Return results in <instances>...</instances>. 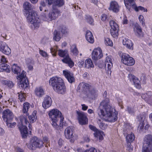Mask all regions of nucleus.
<instances>
[{"mask_svg": "<svg viewBox=\"0 0 152 152\" xmlns=\"http://www.w3.org/2000/svg\"><path fill=\"white\" fill-rule=\"evenodd\" d=\"M113 108L110 105V100L106 98L101 102L97 112L98 114L102 116L106 121L114 122L117 119V114L113 112Z\"/></svg>", "mask_w": 152, "mask_h": 152, "instance_id": "obj_1", "label": "nucleus"}, {"mask_svg": "<svg viewBox=\"0 0 152 152\" xmlns=\"http://www.w3.org/2000/svg\"><path fill=\"white\" fill-rule=\"evenodd\" d=\"M48 115L51 118L53 126L57 130L63 126L64 118L61 112L57 109H53L49 112Z\"/></svg>", "mask_w": 152, "mask_h": 152, "instance_id": "obj_2", "label": "nucleus"}, {"mask_svg": "<svg viewBox=\"0 0 152 152\" xmlns=\"http://www.w3.org/2000/svg\"><path fill=\"white\" fill-rule=\"evenodd\" d=\"M49 83L54 91L58 93L63 94L66 91V88L63 80L56 77H53L49 80Z\"/></svg>", "mask_w": 152, "mask_h": 152, "instance_id": "obj_3", "label": "nucleus"}, {"mask_svg": "<svg viewBox=\"0 0 152 152\" xmlns=\"http://www.w3.org/2000/svg\"><path fill=\"white\" fill-rule=\"evenodd\" d=\"M12 70L14 73L18 75L17 78L20 80L19 87L22 88L28 87L29 83L25 75H24L26 72L23 70L21 73L20 74L21 70V68L15 64H14L12 66Z\"/></svg>", "mask_w": 152, "mask_h": 152, "instance_id": "obj_4", "label": "nucleus"}, {"mask_svg": "<svg viewBox=\"0 0 152 152\" xmlns=\"http://www.w3.org/2000/svg\"><path fill=\"white\" fill-rule=\"evenodd\" d=\"M20 119L21 124L18 125V128L20 132L22 137L23 138H26L28 135V132L27 127L25 125L29 124L28 126L30 129L31 128L30 125L26 118L24 116H21L20 117Z\"/></svg>", "mask_w": 152, "mask_h": 152, "instance_id": "obj_5", "label": "nucleus"}, {"mask_svg": "<svg viewBox=\"0 0 152 152\" xmlns=\"http://www.w3.org/2000/svg\"><path fill=\"white\" fill-rule=\"evenodd\" d=\"M77 90L84 92L87 96L90 94H93L95 93V90L89 84L83 82L80 83L77 87Z\"/></svg>", "mask_w": 152, "mask_h": 152, "instance_id": "obj_6", "label": "nucleus"}, {"mask_svg": "<svg viewBox=\"0 0 152 152\" xmlns=\"http://www.w3.org/2000/svg\"><path fill=\"white\" fill-rule=\"evenodd\" d=\"M37 14L33 11L29 12L27 17V20L28 22L33 24L35 28H39L40 24V20L37 17H36Z\"/></svg>", "mask_w": 152, "mask_h": 152, "instance_id": "obj_7", "label": "nucleus"}, {"mask_svg": "<svg viewBox=\"0 0 152 152\" xmlns=\"http://www.w3.org/2000/svg\"><path fill=\"white\" fill-rule=\"evenodd\" d=\"M142 152H152V135H146L144 138Z\"/></svg>", "mask_w": 152, "mask_h": 152, "instance_id": "obj_8", "label": "nucleus"}, {"mask_svg": "<svg viewBox=\"0 0 152 152\" xmlns=\"http://www.w3.org/2000/svg\"><path fill=\"white\" fill-rule=\"evenodd\" d=\"M60 12L56 8V6H53L51 12L48 15L44 14L42 17V19L45 21H52L55 20L58 16Z\"/></svg>", "mask_w": 152, "mask_h": 152, "instance_id": "obj_9", "label": "nucleus"}, {"mask_svg": "<svg viewBox=\"0 0 152 152\" xmlns=\"http://www.w3.org/2000/svg\"><path fill=\"white\" fill-rule=\"evenodd\" d=\"M130 1H131L128 3L127 5V4L125 5L127 9L130 12L132 11V9H134L136 12H138L140 10L144 12L147 11V10L146 9H145L142 7L140 6L137 7L134 0H131Z\"/></svg>", "mask_w": 152, "mask_h": 152, "instance_id": "obj_10", "label": "nucleus"}, {"mask_svg": "<svg viewBox=\"0 0 152 152\" xmlns=\"http://www.w3.org/2000/svg\"><path fill=\"white\" fill-rule=\"evenodd\" d=\"M44 142L41 140L35 137L31 141V144L28 148L31 149L35 150L37 148H40L43 146Z\"/></svg>", "mask_w": 152, "mask_h": 152, "instance_id": "obj_11", "label": "nucleus"}, {"mask_svg": "<svg viewBox=\"0 0 152 152\" xmlns=\"http://www.w3.org/2000/svg\"><path fill=\"white\" fill-rule=\"evenodd\" d=\"M110 24L111 28L110 30L111 35L113 37H117L118 35L119 30V27L118 24L112 20H110Z\"/></svg>", "mask_w": 152, "mask_h": 152, "instance_id": "obj_12", "label": "nucleus"}, {"mask_svg": "<svg viewBox=\"0 0 152 152\" xmlns=\"http://www.w3.org/2000/svg\"><path fill=\"white\" fill-rule=\"evenodd\" d=\"M2 118L8 124L11 122L13 118V115L12 112L9 109H7L4 110L2 113Z\"/></svg>", "mask_w": 152, "mask_h": 152, "instance_id": "obj_13", "label": "nucleus"}, {"mask_svg": "<svg viewBox=\"0 0 152 152\" xmlns=\"http://www.w3.org/2000/svg\"><path fill=\"white\" fill-rule=\"evenodd\" d=\"M103 56L102 50L100 48L94 49L92 52V58L94 62H96Z\"/></svg>", "mask_w": 152, "mask_h": 152, "instance_id": "obj_14", "label": "nucleus"}, {"mask_svg": "<svg viewBox=\"0 0 152 152\" xmlns=\"http://www.w3.org/2000/svg\"><path fill=\"white\" fill-rule=\"evenodd\" d=\"M78 115V119L80 124H86L88 122V119L86 114L82 112L77 111Z\"/></svg>", "mask_w": 152, "mask_h": 152, "instance_id": "obj_15", "label": "nucleus"}, {"mask_svg": "<svg viewBox=\"0 0 152 152\" xmlns=\"http://www.w3.org/2000/svg\"><path fill=\"white\" fill-rule=\"evenodd\" d=\"M120 7L118 3L115 1H111L110 3V6L108 9L115 13L118 12L120 10Z\"/></svg>", "mask_w": 152, "mask_h": 152, "instance_id": "obj_16", "label": "nucleus"}, {"mask_svg": "<svg viewBox=\"0 0 152 152\" xmlns=\"http://www.w3.org/2000/svg\"><path fill=\"white\" fill-rule=\"evenodd\" d=\"M133 29L135 35L137 37H143L144 34L142 31V28L138 23H136L134 25Z\"/></svg>", "mask_w": 152, "mask_h": 152, "instance_id": "obj_17", "label": "nucleus"}, {"mask_svg": "<svg viewBox=\"0 0 152 152\" xmlns=\"http://www.w3.org/2000/svg\"><path fill=\"white\" fill-rule=\"evenodd\" d=\"M52 102L51 98L49 96H46L42 103V107L45 109L48 108L51 106Z\"/></svg>", "mask_w": 152, "mask_h": 152, "instance_id": "obj_18", "label": "nucleus"}, {"mask_svg": "<svg viewBox=\"0 0 152 152\" xmlns=\"http://www.w3.org/2000/svg\"><path fill=\"white\" fill-rule=\"evenodd\" d=\"M112 60V58L108 56L106 58L105 63V69L108 73H109V71L111 72V69L113 66Z\"/></svg>", "mask_w": 152, "mask_h": 152, "instance_id": "obj_19", "label": "nucleus"}, {"mask_svg": "<svg viewBox=\"0 0 152 152\" xmlns=\"http://www.w3.org/2000/svg\"><path fill=\"white\" fill-rule=\"evenodd\" d=\"M131 81H132L135 87L138 88H140V81L137 77L132 74H129L128 77Z\"/></svg>", "mask_w": 152, "mask_h": 152, "instance_id": "obj_20", "label": "nucleus"}, {"mask_svg": "<svg viewBox=\"0 0 152 152\" xmlns=\"http://www.w3.org/2000/svg\"><path fill=\"white\" fill-rule=\"evenodd\" d=\"M73 127H68L64 131V134L66 138L67 139H70L73 137Z\"/></svg>", "mask_w": 152, "mask_h": 152, "instance_id": "obj_21", "label": "nucleus"}, {"mask_svg": "<svg viewBox=\"0 0 152 152\" xmlns=\"http://www.w3.org/2000/svg\"><path fill=\"white\" fill-rule=\"evenodd\" d=\"M63 74L68 81L70 83L75 82V79L73 74L70 72L63 71Z\"/></svg>", "mask_w": 152, "mask_h": 152, "instance_id": "obj_22", "label": "nucleus"}, {"mask_svg": "<svg viewBox=\"0 0 152 152\" xmlns=\"http://www.w3.org/2000/svg\"><path fill=\"white\" fill-rule=\"evenodd\" d=\"M62 61L63 63L67 64L70 68H72L74 66V63L69 56L64 58Z\"/></svg>", "mask_w": 152, "mask_h": 152, "instance_id": "obj_23", "label": "nucleus"}, {"mask_svg": "<svg viewBox=\"0 0 152 152\" xmlns=\"http://www.w3.org/2000/svg\"><path fill=\"white\" fill-rule=\"evenodd\" d=\"M86 39L88 42L93 43L94 42V37L92 33L89 31H87L86 35Z\"/></svg>", "mask_w": 152, "mask_h": 152, "instance_id": "obj_24", "label": "nucleus"}, {"mask_svg": "<svg viewBox=\"0 0 152 152\" xmlns=\"http://www.w3.org/2000/svg\"><path fill=\"white\" fill-rule=\"evenodd\" d=\"M48 4L51 5L54 3L56 5L61 7L64 4L63 0H47Z\"/></svg>", "mask_w": 152, "mask_h": 152, "instance_id": "obj_25", "label": "nucleus"}, {"mask_svg": "<svg viewBox=\"0 0 152 152\" xmlns=\"http://www.w3.org/2000/svg\"><path fill=\"white\" fill-rule=\"evenodd\" d=\"M123 44L127 48L129 49H132L133 44L131 41L127 38H125L123 39Z\"/></svg>", "mask_w": 152, "mask_h": 152, "instance_id": "obj_26", "label": "nucleus"}, {"mask_svg": "<svg viewBox=\"0 0 152 152\" xmlns=\"http://www.w3.org/2000/svg\"><path fill=\"white\" fill-rule=\"evenodd\" d=\"M10 66L5 63H1L0 65V72L5 71L7 72H10Z\"/></svg>", "mask_w": 152, "mask_h": 152, "instance_id": "obj_27", "label": "nucleus"}, {"mask_svg": "<svg viewBox=\"0 0 152 152\" xmlns=\"http://www.w3.org/2000/svg\"><path fill=\"white\" fill-rule=\"evenodd\" d=\"M70 50L73 55L75 56L78 55L79 51L75 44H73L70 45Z\"/></svg>", "mask_w": 152, "mask_h": 152, "instance_id": "obj_28", "label": "nucleus"}, {"mask_svg": "<svg viewBox=\"0 0 152 152\" xmlns=\"http://www.w3.org/2000/svg\"><path fill=\"white\" fill-rule=\"evenodd\" d=\"M58 55L61 57H66L69 56L68 53V51L67 50L65 49L64 50H58Z\"/></svg>", "mask_w": 152, "mask_h": 152, "instance_id": "obj_29", "label": "nucleus"}, {"mask_svg": "<svg viewBox=\"0 0 152 152\" xmlns=\"http://www.w3.org/2000/svg\"><path fill=\"white\" fill-rule=\"evenodd\" d=\"M36 95L38 97H42L44 94L43 89L41 87L36 88L35 89Z\"/></svg>", "mask_w": 152, "mask_h": 152, "instance_id": "obj_30", "label": "nucleus"}, {"mask_svg": "<svg viewBox=\"0 0 152 152\" xmlns=\"http://www.w3.org/2000/svg\"><path fill=\"white\" fill-rule=\"evenodd\" d=\"M104 134V132L102 131H96L94 133V136L99 139L100 141H101L103 139V135Z\"/></svg>", "mask_w": 152, "mask_h": 152, "instance_id": "obj_31", "label": "nucleus"}, {"mask_svg": "<svg viewBox=\"0 0 152 152\" xmlns=\"http://www.w3.org/2000/svg\"><path fill=\"white\" fill-rule=\"evenodd\" d=\"M94 67V65L93 64L92 61L91 59H88L85 61V67L86 68H93Z\"/></svg>", "mask_w": 152, "mask_h": 152, "instance_id": "obj_32", "label": "nucleus"}, {"mask_svg": "<svg viewBox=\"0 0 152 152\" xmlns=\"http://www.w3.org/2000/svg\"><path fill=\"white\" fill-rule=\"evenodd\" d=\"M53 39L56 41H59L60 40L61 37L59 32L56 30L54 31Z\"/></svg>", "mask_w": 152, "mask_h": 152, "instance_id": "obj_33", "label": "nucleus"}, {"mask_svg": "<svg viewBox=\"0 0 152 152\" xmlns=\"http://www.w3.org/2000/svg\"><path fill=\"white\" fill-rule=\"evenodd\" d=\"M23 8L24 10L27 11L28 12L31 10L32 8L31 4L28 2H24L23 5Z\"/></svg>", "mask_w": 152, "mask_h": 152, "instance_id": "obj_34", "label": "nucleus"}, {"mask_svg": "<svg viewBox=\"0 0 152 152\" xmlns=\"http://www.w3.org/2000/svg\"><path fill=\"white\" fill-rule=\"evenodd\" d=\"M134 59L132 57L129 56L127 62L125 61V64L127 66H132L134 64Z\"/></svg>", "mask_w": 152, "mask_h": 152, "instance_id": "obj_35", "label": "nucleus"}, {"mask_svg": "<svg viewBox=\"0 0 152 152\" xmlns=\"http://www.w3.org/2000/svg\"><path fill=\"white\" fill-rule=\"evenodd\" d=\"M126 140L127 142H132L134 140V134L131 133L130 134H128L126 137Z\"/></svg>", "mask_w": 152, "mask_h": 152, "instance_id": "obj_36", "label": "nucleus"}, {"mask_svg": "<svg viewBox=\"0 0 152 152\" xmlns=\"http://www.w3.org/2000/svg\"><path fill=\"white\" fill-rule=\"evenodd\" d=\"M1 52L6 55H8L11 53V50L7 45L5 47Z\"/></svg>", "mask_w": 152, "mask_h": 152, "instance_id": "obj_37", "label": "nucleus"}, {"mask_svg": "<svg viewBox=\"0 0 152 152\" xmlns=\"http://www.w3.org/2000/svg\"><path fill=\"white\" fill-rule=\"evenodd\" d=\"M30 104L28 102L24 103L23 105V112L26 113L28 111L30 107Z\"/></svg>", "mask_w": 152, "mask_h": 152, "instance_id": "obj_38", "label": "nucleus"}, {"mask_svg": "<svg viewBox=\"0 0 152 152\" xmlns=\"http://www.w3.org/2000/svg\"><path fill=\"white\" fill-rule=\"evenodd\" d=\"M129 55L127 54L123 53L121 56V62L125 64V61L127 62Z\"/></svg>", "mask_w": 152, "mask_h": 152, "instance_id": "obj_39", "label": "nucleus"}, {"mask_svg": "<svg viewBox=\"0 0 152 152\" xmlns=\"http://www.w3.org/2000/svg\"><path fill=\"white\" fill-rule=\"evenodd\" d=\"M36 115V113L34 112L31 115L29 116L28 118L30 123H33L35 120V118L37 117Z\"/></svg>", "mask_w": 152, "mask_h": 152, "instance_id": "obj_40", "label": "nucleus"}, {"mask_svg": "<svg viewBox=\"0 0 152 152\" xmlns=\"http://www.w3.org/2000/svg\"><path fill=\"white\" fill-rule=\"evenodd\" d=\"M60 31L63 34H66L68 33V30L64 26H62L60 27Z\"/></svg>", "mask_w": 152, "mask_h": 152, "instance_id": "obj_41", "label": "nucleus"}, {"mask_svg": "<svg viewBox=\"0 0 152 152\" xmlns=\"http://www.w3.org/2000/svg\"><path fill=\"white\" fill-rule=\"evenodd\" d=\"M3 83L10 88L12 87L14 85V83L12 82L7 80L3 81Z\"/></svg>", "mask_w": 152, "mask_h": 152, "instance_id": "obj_42", "label": "nucleus"}, {"mask_svg": "<svg viewBox=\"0 0 152 152\" xmlns=\"http://www.w3.org/2000/svg\"><path fill=\"white\" fill-rule=\"evenodd\" d=\"M104 42L105 44L107 46H112L113 45L112 41L108 38H105Z\"/></svg>", "mask_w": 152, "mask_h": 152, "instance_id": "obj_43", "label": "nucleus"}, {"mask_svg": "<svg viewBox=\"0 0 152 152\" xmlns=\"http://www.w3.org/2000/svg\"><path fill=\"white\" fill-rule=\"evenodd\" d=\"M18 98L20 101V102L25 101V99L22 93L20 91V92H18Z\"/></svg>", "mask_w": 152, "mask_h": 152, "instance_id": "obj_44", "label": "nucleus"}, {"mask_svg": "<svg viewBox=\"0 0 152 152\" xmlns=\"http://www.w3.org/2000/svg\"><path fill=\"white\" fill-rule=\"evenodd\" d=\"M86 18L87 22L89 24L91 25L93 24L94 22V20L89 15H86Z\"/></svg>", "mask_w": 152, "mask_h": 152, "instance_id": "obj_45", "label": "nucleus"}, {"mask_svg": "<svg viewBox=\"0 0 152 152\" xmlns=\"http://www.w3.org/2000/svg\"><path fill=\"white\" fill-rule=\"evenodd\" d=\"M39 53L43 57L48 58V55L47 53L43 50L39 49Z\"/></svg>", "mask_w": 152, "mask_h": 152, "instance_id": "obj_46", "label": "nucleus"}, {"mask_svg": "<svg viewBox=\"0 0 152 152\" xmlns=\"http://www.w3.org/2000/svg\"><path fill=\"white\" fill-rule=\"evenodd\" d=\"M110 17L106 14L102 15L101 19L102 21H108L109 20Z\"/></svg>", "mask_w": 152, "mask_h": 152, "instance_id": "obj_47", "label": "nucleus"}, {"mask_svg": "<svg viewBox=\"0 0 152 152\" xmlns=\"http://www.w3.org/2000/svg\"><path fill=\"white\" fill-rule=\"evenodd\" d=\"M51 53L53 56H56V53L57 51V47L51 48L50 49Z\"/></svg>", "mask_w": 152, "mask_h": 152, "instance_id": "obj_48", "label": "nucleus"}, {"mask_svg": "<svg viewBox=\"0 0 152 152\" xmlns=\"http://www.w3.org/2000/svg\"><path fill=\"white\" fill-rule=\"evenodd\" d=\"M99 126L100 129L103 130L105 129L107 127V124L103 122H101L99 124Z\"/></svg>", "mask_w": 152, "mask_h": 152, "instance_id": "obj_49", "label": "nucleus"}, {"mask_svg": "<svg viewBox=\"0 0 152 152\" xmlns=\"http://www.w3.org/2000/svg\"><path fill=\"white\" fill-rule=\"evenodd\" d=\"M7 45L6 43L4 42L1 41H0V50L1 51Z\"/></svg>", "mask_w": 152, "mask_h": 152, "instance_id": "obj_50", "label": "nucleus"}, {"mask_svg": "<svg viewBox=\"0 0 152 152\" xmlns=\"http://www.w3.org/2000/svg\"><path fill=\"white\" fill-rule=\"evenodd\" d=\"M139 19L140 22L142 24L143 26L145 25V23L144 22V21L143 16L141 15H140L139 17Z\"/></svg>", "mask_w": 152, "mask_h": 152, "instance_id": "obj_51", "label": "nucleus"}, {"mask_svg": "<svg viewBox=\"0 0 152 152\" xmlns=\"http://www.w3.org/2000/svg\"><path fill=\"white\" fill-rule=\"evenodd\" d=\"M127 149L129 152H131L132 151L133 148L131 147V142H127Z\"/></svg>", "mask_w": 152, "mask_h": 152, "instance_id": "obj_52", "label": "nucleus"}, {"mask_svg": "<svg viewBox=\"0 0 152 152\" xmlns=\"http://www.w3.org/2000/svg\"><path fill=\"white\" fill-rule=\"evenodd\" d=\"M144 125V121H141L138 126V129L142 130L143 129Z\"/></svg>", "mask_w": 152, "mask_h": 152, "instance_id": "obj_53", "label": "nucleus"}, {"mask_svg": "<svg viewBox=\"0 0 152 152\" xmlns=\"http://www.w3.org/2000/svg\"><path fill=\"white\" fill-rule=\"evenodd\" d=\"M127 110L129 114H133L134 113V111L133 109L128 107H127Z\"/></svg>", "mask_w": 152, "mask_h": 152, "instance_id": "obj_54", "label": "nucleus"}, {"mask_svg": "<svg viewBox=\"0 0 152 152\" xmlns=\"http://www.w3.org/2000/svg\"><path fill=\"white\" fill-rule=\"evenodd\" d=\"M84 62V60L82 59L80 60L78 63L77 64L81 68L83 66Z\"/></svg>", "mask_w": 152, "mask_h": 152, "instance_id": "obj_55", "label": "nucleus"}, {"mask_svg": "<svg viewBox=\"0 0 152 152\" xmlns=\"http://www.w3.org/2000/svg\"><path fill=\"white\" fill-rule=\"evenodd\" d=\"M141 80L142 81V83L143 84H145L146 83V77L144 75H143L141 77Z\"/></svg>", "mask_w": 152, "mask_h": 152, "instance_id": "obj_56", "label": "nucleus"}, {"mask_svg": "<svg viewBox=\"0 0 152 152\" xmlns=\"http://www.w3.org/2000/svg\"><path fill=\"white\" fill-rule=\"evenodd\" d=\"M11 122H9L8 124H7V126H9L10 128H12L14 127L16 125V123L15 122L13 123H10Z\"/></svg>", "mask_w": 152, "mask_h": 152, "instance_id": "obj_57", "label": "nucleus"}, {"mask_svg": "<svg viewBox=\"0 0 152 152\" xmlns=\"http://www.w3.org/2000/svg\"><path fill=\"white\" fill-rule=\"evenodd\" d=\"M84 152H96V151L95 148H91L89 150H86Z\"/></svg>", "mask_w": 152, "mask_h": 152, "instance_id": "obj_58", "label": "nucleus"}, {"mask_svg": "<svg viewBox=\"0 0 152 152\" xmlns=\"http://www.w3.org/2000/svg\"><path fill=\"white\" fill-rule=\"evenodd\" d=\"M1 61L2 63H5L7 62L6 58L4 56H1Z\"/></svg>", "mask_w": 152, "mask_h": 152, "instance_id": "obj_59", "label": "nucleus"}, {"mask_svg": "<svg viewBox=\"0 0 152 152\" xmlns=\"http://www.w3.org/2000/svg\"><path fill=\"white\" fill-rule=\"evenodd\" d=\"M64 143L63 140L61 139H60L58 141V143L59 146H61Z\"/></svg>", "mask_w": 152, "mask_h": 152, "instance_id": "obj_60", "label": "nucleus"}, {"mask_svg": "<svg viewBox=\"0 0 152 152\" xmlns=\"http://www.w3.org/2000/svg\"><path fill=\"white\" fill-rule=\"evenodd\" d=\"M124 131L125 132L126 130H129V126L128 124H126L124 125Z\"/></svg>", "mask_w": 152, "mask_h": 152, "instance_id": "obj_61", "label": "nucleus"}, {"mask_svg": "<svg viewBox=\"0 0 152 152\" xmlns=\"http://www.w3.org/2000/svg\"><path fill=\"white\" fill-rule=\"evenodd\" d=\"M81 106H82V109L83 110H86L88 108V106H86L85 104H82Z\"/></svg>", "mask_w": 152, "mask_h": 152, "instance_id": "obj_62", "label": "nucleus"}, {"mask_svg": "<svg viewBox=\"0 0 152 152\" xmlns=\"http://www.w3.org/2000/svg\"><path fill=\"white\" fill-rule=\"evenodd\" d=\"M89 127L91 129L94 131H95L96 129V128L95 126L91 125H90L89 126Z\"/></svg>", "mask_w": 152, "mask_h": 152, "instance_id": "obj_63", "label": "nucleus"}, {"mask_svg": "<svg viewBox=\"0 0 152 152\" xmlns=\"http://www.w3.org/2000/svg\"><path fill=\"white\" fill-rule=\"evenodd\" d=\"M16 152H23V150L19 147L16 148Z\"/></svg>", "mask_w": 152, "mask_h": 152, "instance_id": "obj_64", "label": "nucleus"}]
</instances>
